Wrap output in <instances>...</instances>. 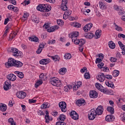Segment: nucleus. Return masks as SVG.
Segmentation results:
<instances>
[{"label": "nucleus", "instance_id": "obj_56", "mask_svg": "<svg viewBox=\"0 0 125 125\" xmlns=\"http://www.w3.org/2000/svg\"><path fill=\"white\" fill-rule=\"evenodd\" d=\"M110 61L112 62H117V58L114 57H111L110 58Z\"/></svg>", "mask_w": 125, "mask_h": 125}, {"label": "nucleus", "instance_id": "obj_40", "mask_svg": "<svg viewBox=\"0 0 125 125\" xmlns=\"http://www.w3.org/2000/svg\"><path fill=\"white\" fill-rule=\"evenodd\" d=\"M59 119L60 120V121H62L63 122H64V121H65V120L66 119V116L63 114H61L59 117Z\"/></svg>", "mask_w": 125, "mask_h": 125}, {"label": "nucleus", "instance_id": "obj_23", "mask_svg": "<svg viewBox=\"0 0 125 125\" xmlns=\"http://www.w3.org/2000/svg\"><path fill=\"white\" fill-rule=\"evenodd\" d=\"M54 61V62H57V61L59 62L60 60V57L58 55H55L54 56H49Z\"/></svg>", "mask_w": 125, "mask_h": 125}, {"label": "nucleus", "instance_id": "obj_1", "mask_svg": "<svg viewBox=\"0 0 125 125\" xmlns=\"http://www.w3.org/2000/svg\"><path fill=\"white\" fill-rule=\"evenodd\" d=\"M7 51L8 52H12V53H13V56H15L16 58L20 57V56L22 55V52L18 50L16 48H13L11 49L9 48L7 50Z\"/></svg>", "mask_w": 125, "mask_h": 125}, {"label": "nucleus", "instance_id": "obj_3", "mask_svg": "<svg viewBox=\"0 0 125 125\" xmlns=\"http://www.w3.org/2000/svg\"><path fill=\"white\" fill-rule=\"evenodd\" d=\"M16 61V60L12 58H9L8 60V62L5 63L6 68H9V67H14Z\"/></svg>", "mask_w": 125, "mask_h": 125}, {"label": "nucleus", "instance_id": "obj_22", "mask_svg": "<svg viewBox=\"0 0 125 125\" xmlns=\"http://www.w3.org/2000/svg\"><path fill=\"white\" fill-rule=\"evenodd\" d=\"M14 73L20 79H23L24 78V74L23 73V72L17 71H15Z\"/></svg>", "mask_w": 125, "mask_h": 125}, {"label": "nucleus", "instance_id": "obj_61", "mask_svg": "<svg viewBox=\"0 0 125 125\" xmlns=\"http://www.w3.org/2000/svg\"><path fill=\"white\" fill-rule=\"evenodd\" d=\"M103 66H104V63L103 62H101V63L98 64V67L100 69H102Z\"/></svg>", "mask_w": 125, "mask_h": 125}, {"label": "nucleus", "instance_id": "obj_2", "mask_svg": "<svg viewBox=\"0 0 125 125\" xmlns=\"http://www.w3.org/2000/svg\"><path fill=\"white\" fill-rule=\"evenodd\" d=\"M50 83L54 86H60L61 85V81L59 80V79L56 77H53L50 80Z\"/></svg>", "mask_w": 125, "mask_h": 125}, {"label": "nucleus", "instance_id": "obj_27", "mask_svg": "<svg viewBox=\"0 0 125 125\" xmlns=\"http://www.w3.org/2000/svg\"><path fill=\"white\" fill-rule=\"evenodd\" d=\"M39 78L40 79V81H45L46 80V76L44 75L43 73H41L39 76Z\"/></svg>", "mask_w": 125, "mask_h": 125}, {"label": "nucleus", "instance_id": "obj_28", "mask_svg": "<svg viewBox=\"0 0 125 125\" xmlns=\"http://www.w3.org/2000/svg\"><path fill=\"white\" fill-rule=\"evenodd\" d=\"M0 109L2 112H5V111H6V109H7L6 107V105L2 104L1 105H0Z\"/></svg>", "mask_w": 125, "mask_h": 125}, {"label": "nucleus", "instance_id": "obj_49", "mask_svg": "<svg viewBox=\"0 0 125 125\" xmlns=\"http://www.w3.org/2000/svg\"><path fill=\"white\" fill-rule=\"evenodd\" d=\"M119 15H123V14H125V11L124 10V9L123 8H121V10H119Z\"/></svg>", "mask_w": 125, "mask_h": 125}, {"label": "nucleus", "instance_id": "obj_14", "mask_svg": "<svg viewBox=\"0 0 125 125\" xmlns=\"http://www.w3.org/2000/svg\"><path fill=\"white\" fill-rule=\"evenodd\" d=\"M11 83L9 80H7L5 83L4 85L3 86V88L4 90H8L11 87Z\"/></svg>", "mask_w": 125, "mask_h": 125}, {"label": "nucleus", "instance_id": "obj_10", "mask_svg": "<svg viewBox=\"0 0 125 125\" xmlns=\"http://www.w3.org/2000/svg\"><path fill=\"white\" fill-rule=\"evenodd\" d=\"M69 115L70 117H71L72 119L73 120H75L77 121V120H79V114L77 113V112L75 111H72L70 113Z\"/></svg>", "mask_w": 125, "mask_h": 125}, {"label": "nucleus", "instance_id": "obj_8", "mask_svg": "<svg viewBox=\"0 0 125 125\" xmlns=\"http://www.w3.org/2000/svg\"><path fill=\"white\" fill-rule=\"evenodd\" d=\"M104 110V109L103 108V106L102 105H99L95 110L96 114L97 115H98V116L102 115V114H103Z\"/></svg>", "mask_w": 125, "mask_h": 125}, {"label": "nucleus", "instance_id": "obj_9", "mask_svg": "<svg viewBox=\"0 0 125 125\" xmlns=\"http://www.w3.org/2000/svg\"><path fill=\"white\" fill-rule=\"evenodd\" d=\"M95 86L96 88H97L98 90H100V91H101V92H103L104 93H106V92H107V91L104 90V87H103L100 83H96Z\"/></svg>", "mask_w": 125, "mask_h": 125}, {"label": "nucleus", "instance_id": "obj_48", "mask_svg": "<svg viewBox=\"0 0 125 125\" xmlns=\"http://www.w3.org/2000/svg\"><path fill=\"white\" fill-rule=\"evenodd\" d=\"M115 30H116V31H118V32H120V31H123V28L119 26L118 25H116Z\"/></svg>", "mask_w": 125, "mask_h": 125}, {"label": "nucleus", "instance_id": "obj_62", "mask_svg": "<svg viewBox=\"0 0 125 125\" xmlns=\"http://www.w3.org/2000/svg\"><path fill=\"white\" fill-rule=\"evenodd\" d=\"M118 44L119 45L120 47H125V45L122 43V42L119 41Z\"/></svg>", "mask_w": 125, "mask_h": 125}, {"label": "nucleus", "instance_id": "obj_64", "mask_svg": "<svg viewBox=\"0 0 125 125\" xmlns=\"http://www.w3.org/2000/svg\"><path fill=\"white\" fill-rule=\"evenodd\" d=\"M49 27V24L48 23H46L43 25V28L45 29H47Z\"/></svg>", "mask_w": 125, "mask_h": 125}, {"label": "nucleus", "instance_id": "obj_41", "mask_svg": "<svg viewBox=\"0 0 125 125\" xmlns=\"http://www.w3.org/2000/svg\"><path fill=\"white\" fill-rule=\"evenodd\" d=\"M123 7L121 6H119L118 5H114V8L115 10H116L117 11H119V10H121Z\"/></svg>", "mask_w": 125, "mask_h": 125}, {"label": "nucleus", "instance_id": "obj_55", "mask_svg": "<svg viewBox=\"0 0 125 125\" xmlns=\"http://www.w3.org/2000/svg\"><path fill=\"white\" fill-rule=\"evenodd\" d=\"M56 125H66V123L64 122H58L56 123Z\"/></svg>", "mask_w": 125, "mask_h": 125}, {"label": "nucleus", "instance_id": "obj_46", "mask_svg": "<svg viewBox=\"0 0 125 125\" xmlns=\"http://www.w3.org/2000/svg\"><path fill=\"white\" fill-rule=\"evenodd\" d=\"M54 31L55 29L53 26H52L47 29V32H48V33H52V32H54Z\"/></svg>", "mask_w": 125, "mask_h": 125}, {"label": "nucleus", "instance_id": "obj_39", "mask_svg": "<svg viewBox=\"0 0 125 125\" xmlns=\"http://www.w3.org/2000/svg\"><path fill=\"white\" fill-rule=\"evenodd\" d=\"M57 22L59 26H63L64 25V21L62 20H57Z\"/></svg>", "mask_w": 125, "mask_h": 125}, {"label": "nucleus", "instance_id": "obj_50", "mask_svg": "<svg viewBox=\"0 0 125 125\" xmlns=\"http://www.w3.org/2000/svg\"><path fill=\"white\" fill-rule=\"evenodd\" d=\"M32 21L38 24L40 22V19L38 18H34L33 19Z\"/></svg>", "mask_w": 125, "mask_h": 125}, {"label": "nucleus", "instance_id": "obj_31", "mask_svg": "<svg viewBox=\"0 0 125 125\" xmlns=\"http://www.w3.org/2000/svg\"><path fill=\"white\" fill-rule=\"evenodd\" d=\"M107 111H108V112H110V113L111 114H114V108H113V107L112 106H108L106 108Z\"/></svg>", "mask_w": 125, "mask_h": 125}, {"label": "nucleus", "instance_id": "obj_11", "mask_svg": "<svg viewBox=\"0 0 125 125\" xmlns=\"http://www.w3.org/2000/svg\"><path fill=\"white\" fill-rule=\"evenodd\" d=\"M79 32L73 31L72 33L69 35V38L72 39V42H74V39H77L79 37Z\"/></svg>", "mask_w": 125, "mask_h": 125}, {"label": "nucleus", "instance_id": "obj_12", "mask_svg": "<svg viewBox=\"0 0 125 125\" xmlns=\"http://www.w3.org/2000/svg\"><path fill=\"white\" fill-rule=\"evenodd\" d=\"M67 3H68V1H66V0H62V3L61 7L62 10L66 11V10L68 9V7H67L66 5Z\"/></svg>", "mask_w": 125, "mask_h": 125}, {"label": "nucleus", "instance_id": "obj_47", "mask_svg": "<svg viewBox=\"0 0 125 125\" xmlns=\"http://www.w3.org/2000/svg\"><path fill=\"white\" fill-rule=\"evenodd\" d=\"M74 27L75 28H81L82 27V24L79 22H75Z\"/></svg>", "mask_w": 125, "mask_h": 125}, {"label": "nucleus", "instance_id": "obj_36", "mask_svg": "<svg viewBox=\"0 0 125 125\" xmlns=\"http://www.w3.org/2000/svg\"><path fill=\"white\" fill-rule=\"evenodd\" d=\"M109 47H116V44L113 42V41H110L108 42Z\"/></svg>", "mask_w": 125, "mask_h": 125}, {"label": "nucleus", "instance_id": "obj_18", "mask_svg": "<svg viewBox=\"0 0 125 125\" xmlns=\"http://www.w3.org/2000/svg\"><path fill=\"white\" fill-rule=\"evenodd\" d=\"M92 27V23H88L83 28V30L84 32H88L90 31V29Z\"/></svg>", "mask_w": 125, "mask_h": 125}, {"label": "nucleus", "instance_id": "obj_30", "mask_svg": "<svg viewBox=\"0 0 125 125\" xmlns=\"http://www.w3.org/2000/svg\"><path fill=\"white\" fill-rule=\"evenodd\" d=\"M16 35H17V33L16 32H13L10 34L9 36V39L11 40V41H12L14 38H15Z\"/></svg>", "mask_w": 125, "mask_h": 125}, {"label": "nucleus", "instance_id": "obj_25", "mask_svg": "<svg viewBox=\"0 0 125 125\" xmlns=\"http://www.w3.org/2000/svg\"><path fill=\"white\" fill-rule=\"evenodd\" d=\"M105 84L108 87H111V88H115V86L114 85V83L113 82H110L109 81L105 82Z\"/></svg>", "mask_w": 125, "mask_h": 125}, {"label": "nucleus", "instance_id": "obj_32", "mask_svg": "<svg viewBox=\"0 0 125 125\" xmlns=\"http://www.w3.org/2000/svg\"><path fill=\"white\" fill-rule=\"evenodd\" d=\"M42 84V81L39 80L35 84V86L36 88H38V87H39V86Z\"/></svg>", "mask_w": 125, "mask_h": 125}, {"label": "nucleus", "instance_id": "obj_26", "mask_svg": "<svg viewBox=\"0 0 125 125\" xmlns=\"http://www.w3.org/2000/svg\"><path fill=\"white\" fill-rule=\"evenodd\" d=\"M45 113L46 114V115H45V123L46 124H49V121H47V119H49V113H48V111L46 110L45 111Z\"/></svg>", "mask_w": 125, "mask_h": 125}, {"label": "nucleus", "instance_id": "obj_52", "mask_svg": "<svg viewBox=\"0 0 125 125\" xmlns=\"http://www.w3.org/2000/svg\"><path fill=\"white\" fill-rule=\"evenodd\" d=\"M100 8L102 9H104V4L102 1H100L99 3Z\"/></svg>", "mask_w": 125, "mask_h": 125}, {"label": "nucleus", "instance_id": "obj_38", "mask_svg": "<svg viewBox=\"0 0 125 125\" xmlns=\"http://www.w3.org/2000/svg\"><path fill=\"white\" fill-rule=\"evenodd\" d=\"M93 37H94V35L93 34V33H87V35L86 36V38L90 39H92Z\"/></svg>", "mask_w": 125, "mask_h": 125}, {"label": "nucleus", "instance_id": "obj_34", "mask_svg": "<svg viewBox=\"0 0 125 125\" xmlns=\"http://www.w3.org/2000/svg\"><path fill=\"white\" fill-rule=\"evenodd\" d=\"M85 43V40L84 39H80L79 40V45L81 47Z\"/></svg>", "mask_w": 125, "mask_h": 125}, {"label": "nucleus", "instance_id": "obj_5", "mask_svg": "<svg viewBox=\"0 0 125 125\" xmlns=\"http://www.w3.org/2000/svg\"><path fill=\"white\" fill-rule=\"evenodd\" d=\"M59 106L61 109L62 112L65 113L67 112V104L65 103V102H61L59 104Z\"/></svg>", "mask_w": 125, "mask_h": 125}, {"label": "nucleus", "instance_id": "obj_58", "mask_svg": "<svg viewBox=\"0 0 125 125\" xmlns=\"http://www.w3.org/2000/svg\"><path fill=\"white\" fill-rule=\"evenodd\" d=\"M116 58H117V59H121V58H122V55L121 54V53H120V52H118L116 54Z\"/></svg>", "mask_w": 125, "mask_h": 125}, {"label": "nucleus", "instance_id": "obj_16", "mask_svg": "<svg viewBox=\"0 0 125 125\" xmlns=\"http://www.w3.org/2000/svg\"><path fill=\"white\" fill-rule=\"evenodd\" d=\"M7 79H8V80H9L8 81L10 82V81H11V82H14V81H16L17 77L15 75L10 74L7 76Z\"/></svg>", "mask_w": 125, "mask_h": 125}, {"label": "nucleus", "instance_id": "obj_54", "mask_svg": "<svg viewBox=\"0 0 125 125\" xmlns=\"http://www.w3.org/2000/svg\"><path fill=\"white\" fill-rule=\"evenodd\" d=\"M105 79H107V80H112V79H113V76L110 75H105Z\"/></svg>", "mask_w": 125, "mask_h": 125}, {"label": "nucleus", "instance_id": "obj_57", "mask_svg": "<svg viewBox=\"0 0 125 125\" xmlns=\"http://www.w3.org/2000/svg\"><path fill=\"white\" fill-rule=\"evenodd\" d=\"M36 102H37V100H33V99L29 100V103L30 104H32V103H36Z\"/></svg>", "mask_w": 125, "mask_h": 125}, {"label": "nucleus", "instance_id": "obj_19", "mask_svg": "<svg viewBox=\"0 0 125 125\" xmlns=\"http://www.w3.org/2000/svg\"><path fill=\"white\" fill-rule=\"evenodd\" d=\"M105 121L106 122H113L115 121V116L112 115H108L105 117Z\"/></svg>", "mask_w": 125, "mask_h": 125}, {"label": "nucleus", "instance_id": "obj_42", "mask_svg": "<svg viewBox=\"0 0 125 125\" xmlns=\"http://www.w3.org/2000/svg\"><path fill=\"white\" fill-rule=\"evenodd\" d=\"M84 77L85 79L88 80L90 79V74H89V73L88 72H86L84 74Z\"/></svg>", "mask_w": 125, "mask_h": 125}, {"label": "nucleus", "instance_id": "obj_37", "mask_svg": "<svg viewBox=\"0 0 125 125\" xmlns=\"http://www.w3.org/2000/svg\"><path fill=\"white\" fill-rule=\"evenodd\" d=\"M112 75L113 77H118L120 75V71L119 70H114Z\"/></svg>", "mask_w": 125, "mask_h": 125}, {"label": "nucleus", "instance_id": "obj_35", "mask_svg": "<svg viewBox=\"0 0 125 125\" xmlns=\"http://www.w3.org/2000/svg\"><path fill=\"white\" fill-rule=\"evenodd\" d=\"M64 59H66V60L67 59H71L72 58V55L70 53L65 54L64 56Z\"/></svg>", "mask_w": 125, "mask_h": 125}, {"label": "nucleus", "instance_id": "obj_33", "mask_svg": "<svg viewBox=\"0 0 125 125\" xmlns=\"http://www.w3.org/2000/svg\"><path fill=\"white\" fill-rule=\"evenodd\" d=\"M40 63L42 65H46L47 64V59H42L40 61Z\"/></svg>", "mask_w": 125, "mask_h": 125}, {"label": "nucleus", "instance_id": "obj_44", "mask_svg": "<svg viewBox=\"0 0 125 125\" xmlns=\"http://www.w3.org/2000/svg\"><path fill=\"white\" fill-rule=\"evenodd\" d=\"M51 10V6L47 4L46 6V12H49Z\"/></svg>", "mask_w": 125, "mask_h": 125}, {"label": "nucleus", "instance_id": "obj_60", "mask_svg": "<svg viewBox=\"0 0 125 125\" xmlns=\"http://www.w3.org/2000/svg\"><path fill=\"white\" fill-rule=\"evenodd\" d=\"M96 64H98V63H100V62H102V59L100 58H97L95 61Z\"/></svg>", "mask_w": 125, "mask_h": 125}, {"label": "nucleus", "instance_id": "obj_43", "mask_svg": "<svg viewBox=\"0 0 125 125\" xmlns=\"http://www.w3.org/2000/svg\"><path fill=\"white\" fill-rule=\"evenodd\" d=\"M5 1H8L9 2H10L11 3H12V4H14V5H16V1L15 0H4Z\"/></svg>", "mask_w": 125, "mask_h": 125}, {"label": "nucleus", "instance_id": "obj_21", "mask_svg": "<svg viewBox=\"0 0 125 125\" xmlns=\"http://www.w3.org/2000/svg\"><path fill=\"white\" fill-rule=\"evenodd\" d=\"M84 100L83 99H81L80 100H78L76 101V104L78 106H82V105H84Z\"/></svg>", "mask_w": 125, "mask_h": 125}, {"label": "nucleus", "instance_id": "obj_7", "mask_svg": "<svg viewBox=\"0 0 125 125\" xmlns=\"http://www.w3.org/2000/svg\"><path fill=\"white\" fill-rule=\"evenodd\" d=\"M17 96L18 98L20 99H24L26 96H27V94L25 92L22 91H20L17 92Z\"/></svg>", "mask_w": 125, "mask_h": 125}, {"label": "nucleus", "instance_id": "obj_59", "mask_svg": "<svg viewBox=\"0 0 125 125\" xmlns=\"http://www.w3.org/2000/svg\"><path fill=\"white\" fill-rule=\"evenodd\" d=\"M64 15L65 16H70V15H71V13H70L69 11L66 10L64 12Z\"/></svg>", "mask_w": 125, "mask_h": 125}, {"label": "nucleus", "instance_id": "obj_24", "mask_svg": "<svg viewBox=\"0 0 125 125\" xmlns=\"http://www.w3.org/2000/svg\"><path fill=\"white\" fill-rule=\"evenodd\" d=\"M50 107V104L48 103H44L41 105V109H46Z\"/></svg>", "mask_w": 125, "mask_h": 125}, {"label": "nucleus", "instance_id": "obj_45", "mask_svg": "<svg viewBox=\"0 0 125 125\" xmlns=\"http://www.w3.org/2000/svg\"><path fill=\"white\" fill-rule=\"evenodd\" d=\"M60 73H66L67 72V69L65 67L62 68L59 70Z\"/></svg>", "mask_w": 125, "mask_h": 125}, {"label": "nucleus", "instance_id": "obj_63", "mask_svg": "<svg viewBox=\"0 0 125 125\" xmlns=\"http://www.w3.org/2000/svg\"><path fill=\"white\" fill-rule=\"evenodd\" d=\"M44 46H45V42H41L39 45V47H44Z\"/></svg>", "mask_w": 125, "mask_h": 125}, {"label": "nucleus", "instance_id": "obj_29", "mask_svg": "<svg viewBox=\"0 0 125 125\" xmlns=\"http://www.w3.org/2000/svg\"><path fill=\"white\" fill-rule=\"evenodd\" d=\"M101 30H97L95 32V35L97 37L96 39H99L101 37Z\"/></svg>", "mask_w": 125, "mask_h": 125}, {"label": "nucleus", "instance_id": "obj_6", "mask_svg": "<svg viewBox=\"0 0 125 125\" xmlns=\"http://www.w3.org/2000/svg\"><path fill=\"white\" fill-rule=\"evenodd\" d=\"M46 6L47 4H41L37 7V9L41 12H46Z\"/></svg>", "mask_w": 125, "mask_h": 125}, {"label": "nucleus", "instance_id": "obj_13", "mask_svg": "<svg viewBox=\"0 0 125 125\" xmlns=\"http://www.w3.org/2000/svg\"><path fill=\"white\" fill-rule=\"evenodd\" d=\"M89 96L90 98H97L98 97V93L95 90H91L89 92Z\"/></svg>", "mask_w": 125, "mask_h": 125}, {"label": "nucleus", "instance_id": "obj_53", "mask_svg": "<svg viewBox=\"0 0 125 125\" xmlns=\"http://www.w3.org/2000/svg\"><path fill=\"white\" fill-rule=\"evenodd\" d=\"M42 48L39 47L36 51V53H37V54H40L42 53Z\"/></svg>", "mask_w": 125, "mask_h": 125}, {"label": "nucleus", "instance_id": "obj_51", "mask_svg": "<svg viewBox=\"0 0 125 125\" xmlns=\"http://www.w3.org/2000/svg\"><path fill=\"white\" fill-rule=\"evenodd\" d=\"M73 42L75 43V44H79L80 43V40L77 39V38H75L73 40Z\"/></svg>", "mask_w": 125, "mask_h": 125}, {"label": "nucleus", "instance_id": "obj_17", "mask_svg": "<svg viewBox=\"0 0 125 125\" xmlns=\"http://www.w3.org/2000/svg\"><path fill=\"white\" fill-rule=\"evenodd\" d=\"M28 40L30 42H38L39 41V38L36 35L28 37Z\"/></svg>", "mask_w": 125, "mask_h": 125}, {"label": "nucleus", "instance_id": "obj_15", "mask_svg": "<svg viewBox=\"0 0 125 125\" xmlns=\"http://www.w3.org/2000/svg\"><path fill=\"white\" fill-rule=\"evenodd\" d=\"M97 79L100 81L101 83H103V82L105 81V75H104V73H101L98 75Z\"/></svg>", "mask_w": 125, "mask_h": 125}, {"label": "nucleus", "instance_id": "obj_20", "mask_svg": "<svg viewBox=\"0 0 125 125\" xmlns=\"http://www.w3.org/2000/svg\"><path fill=\"white\" fill-rule=\"evenodd\" d=\"M22 66H23V63L22 62L16 60L14 67H16V68H21Z\"/></svg>", "mask_w": 125, "mask_h": 125}, {"label": "nucleus", "instance_id": "obj_4", "mask_svg": "<svg viewBox=\"0 0 125 125\" xmlns=\"http://www.w3.org/2000/svg\"><path fill=\"white\" fill-rule=\"evenodd\" d=\"M96 113L95 112V110L94 109H92L89 112L88 115V118L89 120L90 121H93L96 118Z\"/></svg>", "mask_w": 125, "mask_h": 125}]
</instances>
